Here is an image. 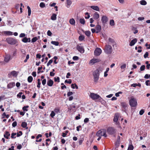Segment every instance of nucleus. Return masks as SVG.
I'll return each mask as SVG.
<instances>
[{"mask_svg":"<svg viewBox=\"0 0 150 150\" xmlns=\"http://www.w3.org/2000/svg\"><path fill=\"white\" fill-rule=\"evenodd\" d=\"M6 40L8 44L11 45H17L18 44V42L17 40L14 38H7L6 39Z\"/></svg>","mask_w":150,"mask_h":150,"instance_id":"f257e3e1","label":"nucleus"},{"mask_svg":"<svg viewBox=\"0 0 150 150\" xmlns=\"http://www.w3.org/2000/svg\"><path fill=\"white\" fill-rule=\"evenodd\" d=\"M98 137L104 136L106 137H107L106 134V131L104 129L100 130L98 131L96 134Z\"/></svg>","mask_w":150,"mask_h":150,"instance_id":"f03ea898","label":"nucleus"},{"mask_svg":"<svg viewBox=\"0 0 150 150\" xmlns=\"http://www.w3.org/2000/svg\"><path fill=\"white\" fill-rule=\"evenodd\" d=\"M93 75L94 77V81H97L99 78V71L97 69L93 73Z\"/></svg>","mask_w":150,"mask_h":150,"instance_id":"7ed1b4c3","label":"nucleus"},{"mask_svg":"<svg viewBox=\"0 0 150 150\" xmlns=\"http://www.w3.org/2000/svg\"><path fill=\"white\" fill-rule=\"evenodd\" d=\"M129 104L131 107H135L137 105L136 100L133 97H132L129 100Z\"/></svg>","mask_w":150,"mask_h":150,"instance_id":"20e7f679","label":"nucleus"},{"mask_svg":"<svg viewBox=\"0 0 150 150\" xmlns=\"http://www.w3.org/2000/svg\"><path fill=\"white\" fill-rule=\"evenodd\" d=\"M105 52L107 54H111L112 52V48L111 46L106 45L105 49Z\"/></svg>","mask_w":150,"mask_h":150,"instance_id":"39448f33","label":"nucleus"},{"mask_svg":"<svg viewBox=\"0 0 150 150\" xmlns=\"http://www.w3.org/2000/svg\"><path fill=\"white\" fill-rule=\"evenodd\" d=\"M120 103L122 110L125 112H126L127 109V103L125 102H122Z\"/></svg>","mask_w":150,"mask_h":150,"instance_id":"423d86ee","label":"nucleus"},{"mask_svg":"<svg viewBox=\"0 0 150 150\" xmlns=\"http://www.w3.org/2000/svg\"><path fill=\"white\" fill-rule=\"evenodd\" d=\"M90 97L94 100L98 99L99 98V95L94 93H91L90 95Z\"/></svg>","mask_w":150,"mask_h":150,"instance_id":"0eeeda50","label":"nucleus"},{"mask_svg":"<svg viewBox=\"0 0 150 150\" xmlns=\"http://www.w3.org/2000/svg\"><path fill=\"white\" fill-rule=\"evenodd\" d=\"M108 18L106 16H103L101 18V21L103 25H105L108 21Z\"/></svg>","mask_w":150,"mask_h":150,"instance_id":"6e6552de","label":"nucleus"},{"mask_svg":"<svg viewBox=\"0 0 150 150\" xmlns=\"http://www.w3.org/2000/svg\"><path fill=\"white\" fill-rule=\"evenodd\" d=\"M100 61V60L99 59L93 58L91 59L89 62V64L91 65H93L96 63L99 62Z\"/></svg>","mask_w":150,"mask_h":150,"instance_id":"1a4fd4ad","label":"nucleus"},{"mask_svg":"<svg viewBox=\"0 0 150 150\" xmlns=\"http://www.w3.org/2000/svg\"><path fill=\"white\" fill-rule=\"evenodd\" d=\"M107 132L109 134H113L115 132V129L112 127H109L107 130Z\"/></svg>","mask_w":150,"mask_h":150,"instance_id":"9d476101","label":"nucleus"},{"mask_svg":"<svg viewBox=\"0 0 150 150\" xmlns=\"http://www.w3.org/2000/svg\"><path fill=\"white\" fill-rule=\"evenodd\" d=\"M102 52V50L100 48L98 47L96 48L94 52L95 56H99Z\"/></svg>","mask_w":150,"mask_h":150,"instance_id":"9b49d317","label":"nucleus"},{"mask_svg":"<svg viewBox=\"0 0 150 150\" xmlns=\"http://www.w3.org/2000/svg\"><path fill=\"white\" fill-rule=\"evenodd\" d=\"M76 49L81 53H83L84 52V49L83 46L78 45L76 46Z\"/></svg>","mask_w":150,"mask_h":150,"instance_id":"f8f14e48","label":"nucleus"},{"mask_svg":"<svg viewBox=\"0 0 150 150\" xmlns=\"http://www.w3.org/2000/svg\"><path fill=\"white\" fill-rule=\"evenodd\" d=\"M120 144V137L118 136L117 137V139L115 143L116 148H118Z\"/></svg>","mask_w":150,"mask_h":150,"instance_id":"ddd939ff","label":"nucleus"},{"mask_svg":"<svg viewBox=\"0 0 150 150\" xmlns=\"http://www.w3.org/2000/svg\"><path fill=\"white\" fill-rule=\"evenodd\" d=\"M11 59V56L9 54H7L6 55L4 59V61L5 62H8Z\"/></svg>","mask_w":150,"mask_h":150,"instance_id":"4468645a","label":"nucleus"},{"mask_svg":"<svg viewBox=\"0 0 150 150\" xmlns=\"http://www.w3.org/2000/svg\"><path fill=\"white\" fill-rule=\"evenodd\" d=\"M137 42V39L136 38L132 40L130 42L129 44L130 46H133L135 43Z\"/></svg>","mask_w":150,"mask_h":150,"instance_id":"2eb2a0df","label":"nucleus"},{"mask_svg":"<svg viewBox=\"0 0 150 150\" xmlns=\"http://www.w3.org/2000/svg\"><path fill=\"white\" fill-rule=\"evenodd\" d=\"M96 33H99L101 30V27L100 25H98L96 26Z\"/></svg>","mask_w":150,"mask_h":150,"instance_id":"dca6fc26","label":"nucleus"},{"mask_svg":"<svg viewBox=\"0 0 150 150\" xmlns=\"http://www.w3.org/2000/svg\"><path fill=\"white\" fill-rule=\"evenodd\" d=\"M15 86V83L14 82H12L8 83L7 86L8 88H11Z\"/></svg>","mask_w":150,"mask_h":150,"instance_id":"f3484780","label":"nucleus"},{"mask_svg":"<svg viewBox=\"0 0 150 150\" xmlns=\"http://www.w3.org/2000/svg\"><path fill=\"white\" fill-rule=\"evenodd\" d=\"M54 82L52 80L50 79L47 81V84L49 86H52L53 85Z\"/></svg>","mask_w":150,"mask_h":150,"instance_id":"a211bd4d","label":"nucleus"},{"mask_svg":"<svg viewBox=\"0 0 150 150\" xmlns=\"http://www.w3.org/2000/svg\"><path fill=\"white\" fill-rule=\"evenodd\" d=\"M10 135V134L9 132L8 131H6L5 132V133L4 134V137L7 139H9V136Z\"/></svg>","mask_w":150,"mask_h":150,"instance_id":"6ab92c4d","label":"nucleus"},{"mask_svg":"<svg viewBox=\"0 0 150 150\" xmlns=\"http://www.w3.org/2000/svg\"><path fill=\"white\" fill-rule=\"evenodd\" d=\"M119 117V115L118 114H115L113 119V121L115 122H117L118 120Z\"/></svg>","mask_w":150,"mask_h":150,"instance_id":"aec40b11","label":"nucleus"},{"mask_svg":"<svg viewBox=\"0 0 150 150\" xmlns=\"http://www.w3.org/2000/svg\"><path fill=\"white\" fill-rule=\"evenodd\" d=\"M93 17L94 19H97L99 18V14L96 12L93 15Z\"/></svg>","mask_w":150,"mask_h":150,"instance_id":"412c9836","label":"nucleus"},{"mask_svg":"<svg viewBox=\"0 0 150 150\" xmlns=\"http://www.w3.org/2000/svg\"><path fill=\"white\" fill-rule=\"evenodd\" d=\"M4 34L8 35H13V33L10 31H4L3 32Z\"/></svg>","mask_w":150,"mask_h":150,"instance_id":"4be33fe9","label":"nucleus"},{"mask_svg":"<svg viewBox=\"0 0 150 150\" xmlns=\"http://www.w3.org/2000/svg\"><path fill=\"white\" fill-rule=\"evenodd\" d=\"M91 8L95 10L99 11V8L97 6H91Z\"/></svg>","mask_w":150,"mask_h":150,"instance_id":"5701e85b","label":"nucleus"},{"mask_svg":"<svg viewBox=\"0 0 150 150\" xmlns=\"http://www.w3.org/2000/svg\"><path fill=\"white\" fill-rule=\"evenodd\" d=\"M21 126L23 128H25L26 129H27L28 128V127H27V123L25 122H23L22 123Z\"/></svg>","mask_w":150,"mask_h":150,"instance_id":"b1692460","label":"nucleus"},{"mask_svg":"<svg viewBox=\"0 0 150 150\" xmlns=\"http://www.w3.org/2000/svg\"><path fill=\"white\" fill-rule=\"evenodd\" d=\"M76 106L74 105H72L70 106L69 109L71 111H74L75 110Z\"/></svg>","mask_w":150,"mask_h":150,"instance_id":"393cba45","label":"nucleus"},{"mask_svg":"<svg viewBox=\"0 0 150 150\" xmlns=\"http://www.w3.org/2000/svg\"><path fill=\"white\" fill-rule=\"evenodd\" d=\"M69 23L71 25H75V21L72 18L70 19L69 21Z\"/></svg>","mask_w":150,"mask_h":150,"instance_id":"a878e982","label":"nucleus"},{"mask_svg":"<svg viewBox=\"0 0 150 150\" xmlns=\"http://www.w3.org/2000/svg\"><path fill=\"white\" fill-rule=\"evenodd\" d=\"M57 19V15L53 13L51 16V19L52 20H55Z\"/></svg>","mask_w":150,"mask_h":150,"instance_id":"bb28decb","label":"nucleus"},{"mask_svg":"<svg viewBox=\"0 0 150 150\" xmlns=\"http://www.w3.org/2000/svg\"><path fill=\"white\" fill-rule=\"evenodd\" d=\"M71 87L73 89H74L75 88L76 89H77L78 88V86L76 83L71 84Z\"/></svg>","mask_w":150,"mask_h":150,"instance_id":"cd10ccee","label":"nucleus"},{"mask_svg":"<svg viewBox=\"0 0 150 150\" xmlns=\"http://www.w3.org/2000/svg\"><path fill=\"white\" fill-rule=\"evenodd\" d=\"M140 4L142 5H145L146 4V2L144 0H142L140 1Z\"/></svg>","mask_w":150,"mask_h":150,"instance_id":"c85d7f7f","label":"nucleus"},{"mask_svg":"<svg viewBox=\"0 0 150 150\" xmlns=\"http://www.w3.org/2000/svg\"><path fill=\"white\" fill-rule=\"evenodd\" d=\"M33 80V78L31 76H30L28 78V81L29 83L31 82Z\"/></svg>","mask_w":150,"mask_h":150,"instance_id":"c756f323","label":"nucleus"},{"mask_svg":"<svg viewBox=\"0 0 150 150\" xmlns=\"http://www.w3.org/2000/svg\"><path fill=\"white\" fill-rule=\"evenodd\" d=\"M85 38L84 36L83 35H80L79 38V40L80 41L84 40Z\"/></svg>","mask_w":150,"mask_h":150,"instance_id":"7c9ffc66","label":"nucleus"},{"mask_svg":"<svg viewBox=\"0 0 150 150\" xmlns=\"http://www.w3.org/2000/svg\"><path fill=\"white\" fill-rule=\"evenodd\" d=\"M67 7L69 8V6L72 3V1L70 0H67Z\"/></svg>","mask_w":150,"mask_h":150,"instance_id":"2f4dec72","label":"nucleus"},{"mask_svg":"<svg viewBox=\"0 0 150 150\" xmlns=\"http://www.w3.org/2000/svg\"><path fill=\"white\" fill-rule=\"evenodd\" d=\"M37 81H38V82H37V87L38 88H39L40 87V85H41L40 80V79H38L37 80Z\"/></svg>","mask_w":150,"mask_h":150,"instance_id":"473e14b6","label":"nucleus"},{"mask_svg":"<svg viewBox=\"0 0 150 150\" xmlns=\"http://www.w3.org/2000/svg\"><path fill=\"white\" fill-rule=\"evenodd\" d=\"M85 35L88 37L90 36L91 33L89 31H85Z\"/></svg>","mask_w":150,"mask_h":150,"instance_id":"72a5a7b5","label":"nucleus"},{"mask_svg":"<svg viewBox=\"0 0 150 150\" xmlns=\"http://www.w3.org/2000/svg\"><path fill=\"white\" fill-rule=\"evenodd\" d=\"M51 43L55 46H58L59 45V42L55 41H52L51 42Z\"/></svg>","mask_w":150,"mask_h":150,"instance_id":"f704fd0d","label":"nucleus"},{"mask_svg":"<svg viewBox=\"0 0 150 150\" xmlns=\"http://www.w3.org/2000/svg\"><path fill=\"white\" fill-rule=\"evenodd\" d=\"M109 68H106V71L104 72V76L106 77L107 76L108 74H107L108 72L109 71Z\"/></svg>","mask_w":150,"mask_h":150,"instance_id":"c9c22d12","label":"nucleus"},{"mask_svg":"<svg viewBox=\"0 0 150 150\" xmlns=\"http://www.w3.org/2000/svg\"><path fill=\"white\" fill-rule=\"evenodd\" d=\"M27 9H28V16H30L31 14V10L29 6H28L27 7Z\"/></svg>","mask_w":150,"mask_h":150,"instance_id":"e433bc0d","label":"nucleus"},{"mask_svg":"<svg viewBox=\"0 0 150 150\" xmlns=\"http://www.w3.org/2000/svg\"><path fill=\"white\" fill-rule=\"evenodd\" d=\"M42 66L41 67H39L38 68V73L39 74L40 73H43L44 71H40L41 70H42Z\"/></svg>","mask_w":150,"mask_h":150,"instance_id":"4c0bfd02","label":"nucleus"},{"mask_svg":"<svg viewBox=\"0 0 150 150\" xmlns=\"http://www.w3.org/2000/svg\"><path fill=\"white\" fill-rule=\"evenodd\" d=\"M79 22L81 24L84 25L85 23V20L84 18H80L79 20Z\"/></svg>","mask_w":150,"mask_h":150,"instance_id":"58836bf2","label":"nucleus"},{"mask_svg":"<svg viewBox=\"0 0 150 150\" xmlns=\"http://www.w3.org/2000/svg\"><path fill=\"white\" fill-rule=\"evenodd\" d=\"M115 22L113 20H111L110 21V25L111 26H114L115 25Z\"/></svg>","mask_w":150,"mask_h":150,"instance_id":"ea45409f","label":"nucleus"},{"mask_svg":"<svg viewBox=\"0 0 150 150\" xmlns=\"http://www.w3.org/2000/svg\"><path fill=\"white\" fill-rule=\"evenodd\" d=\"M28 105L24 106L23 107L22 109L24 111H28L27 108L29 107Z\"/></svg>","mask_w":150,"mask_h":150,"instance_id":"a19ab883","label":"nucleus"},{"mask_svg":"<svg viewBox=\"0 0 150 150\" xmlns=\"http://www.w3.org/2000/svg\"><path fill=\"white\" fill-rule=\"evenodd\" d=\"M38 40V38L37 37L33 38L31 40V41L32 42H35Z\"/></svg>","mask_w":150,"mask_h":150,"instance_id":"79ce46f5","label":"nucleus"},{"mask_svg":"<svg viewBox=\"0 0 150 150\" xmlns=\"http://www.w3.org/2000/svg\"><path fill=\"white\" fill-rule=\"evenodd\" d=\"M27 39H28L27 38L25 37L23 39H22V41L24 43H26L28 42Z\"/></svg>","mask_w":150,"mask_h":150,"instance_id":"37998d69","label":"nucleus"},{"mask_svg":"<svg viewBox=\"0 0 150 150\" xmlns=\"http://www.w3.org/2000/svg\"><path fill=\"white\" fill-rule=\"evenodd\" d=\"M134 147L132 145H129L128 147L127 150H133Z\"/></svg>","mask_w":150,"mask_h":150,"instance_id":"c03bdc74","label":"nucleus"},{"mask_svg":"<svg viewBox=\"0 0 150 150\" xmlns=\"http://www.w3.org/2000/svg\"><path fill=\"white\" fill-rule=\"evenodd\" d=\"M40 6L42 8H44L45 7V4L43 2H41L40 4Z\"/></svg>","mask_w":150,"mask_h":150,"instance_id":"a18cd8bd","label":"nucleus"},{"mask_svg":"<svg viewBox=\"0 0 150 150\" xmlns=\"http://www.w3.org/2000/svg\"><path fill=\"white\" fill-rule=\"evenodd\" d=\"M16 134V133L13 132L11 134V137L12 139H15L16 138V137H14Z\"/></svg>","mask_w":150,"mask_h":150,"instance_id":"49530a36","label":"nucleus"},{"mask_svg":"<svg viewBox=\"0 0 150 150\" xmlns=\"http://www.w3.org/2000/svg\"><path fill=\"white\" fill-rule=\"evenodd\" d=\"M55 115V114L54 112L53 111H52L50 114V116L52 118H53Z\"/></svg>","mask_w":150,"mask_h":150,"instance_id":"de8ad7c7","label":"nucleus"},{"mask_svg":"<svg viewBox=\"0 0 150 150\" xmlns=\"http://www.w3.org/2000/svg\"><path fill=\"white\" fill-rule=\"evenodd\" d=\"M72 82V81L71 79H69L68 80H66L65 81V83H67L69 84H71V83Z\"/></svg>","mask_w":150,"mask_h":150,"instance_id":"09e8293b","label":"nucleus"},{"mask_svg":"<svg viewBox=\"0 0 150 150\" xmlns=\"http://www.w3.org/2000/svg\"><path fill=\"white\" fill-rule=\"evenodd\" d=\"M54 81L55 82H60L59 77H57V78H56V77H54Z\"/></svg>","mask_w":150,"mask_h":150,"instance_id":"8fccbe9b","label":"nucleus"},{"mask_svg":"<svg viewBox=\"0 0 150 150\" xmlns=\"http://www.w3.org/2000/svg\"><path fill=\"white\" fill-rule=\"evenodd\" d=\"M145 66L144 65L142 66L140 68V70L141 71H143L145 69Z\"/></svg>","mask_w":150,"mask_h":150,"instance_id":"3c124183","label":"nucleus"},{"mask_svg":"<svg viewBox=\"0 0 150 150\" xmlns=\"http://www.w3.org/2000/svg\"><path fill=\"white\" fill-rule=\"evenodd\" d=\"M53 58L54 59V63L55 64H57V62L56 61V60L58 59L57 57L55 56Z\"/></svg>","mask_w":150,"mask_h":150,"instance_id":"603ef678","label":"nucleus"},{"mask_svg":"<svg viewBox=\"0 0 150 150\" xmlns=\"http://www.w3.org/2000/svg\"><path fill=\"white\" fill-rule=\"evenodd\" d=\"M22 132L21 131H19L18 133L17 134V137H19L22 135Z\"/></svg>","mask_w":150,"mask_h":150,"instance_id":"864d4df0","label":"nucleus"},{"mask_svg":"<svg viewBox=\"0 0 150 150\" xmlns=\"http://www.w3.org/2000/svg\"><path fill=\"white\" fill-rule=\"evenodd\" d=\"M29 54H28L26 55V58L24 60V62H27L28 60L29 59Z\"/></svg>","mask_w":150,"mask_h":150,"instance_id":"5fc2aeb1","label":"nucleus"},{"mask_svg":"<svg viewBox=\"0 0 150 150\" xmlns=\"http://www.w3.org/2000/svg\"><path fill=\"white\" fill-rule=\"evenodd\" d=\"M59 111L60 109L59 108H56L54 109V112L57 113H58L59 112Z\"/></svg>","mask_w":150,"mask_h":150,"instance_id":"6e6d98bb","label":"nucleus"},{"mask_svg":"<svg viewBox=\"0 0 150 150\" xmlns=\"http://www.w3.org/2000/svg\"><path fill=\"white\" fill-rule=\"evenodd\" d=\"M144 112V110L143 109H141L139 112V114L140 115H142Z\"/></svg>","mask_w":150,"mask_h":150,"instance_id":"4d7b16f0","label":"nucleus"},{"mask_svg":"<svg viewBox=\"0 0 150 150\" xmlns=\"http://www.w3.org/2000/svg\"><path fill=\"white\" fill-rule=\"evenodd\" d=\"M11 74L12 76H14L16 74V72L15 71H12L11 72Z\"/></svg>","mask_w":150,"mask_h":150,"instance_id":"13d9d810","label":"nucleus"},{"mask_svg":"<svg viewBox=\"0 0 150 150\" xmlns=\"http://www.w3.org/2000/svg\"><path fill=\"white\" fill-rule=\"evenodd\" d=\"M53 60L52 59L50 60L47 64V66L48 67L50 64L53 62Z\"/></svg>","mask_w":150,"mask_h":150,"instance_id":"bf43d9fd","label":"nucleus"},{"mask_svg":"<svg viewBox=\"0 0 150 150\" xmlns=\"http://www.w3.org/2000/svg\"><path fill=\"white\" fill-rule=\"evenodd\" d=\"M85 15H86V16L85 17V18L86 19H88L90 17V15L87 12L85 13Z\"/></svg>","mask_w":150,"mask_h":150,"instance_id":"052dcab7","label":"nucleus"},{"mask_svg":"<svg viewBox=\"0 0 150 150\" xmlns=\"http://www.w3.org/2000/svg\"><path fill=\"white\" fill-rule=\"evenodd\" d=\"M46 80L45 79H43L42 81V84L43 86H45L46 83Z\"/></svg>","mask_w":150,"mask_h":150,"instance_id":"680f3d73","label":"nucleus"},{"mask_svg":"<svg viewBox=\"0 0 150 150\" xmlns=\"http://www.w3.org/2000/svg\"><path fill=\"white\" fill-rule=\"evenodd\" d=\"M149 55V53L148 52H146L145 53L144 55V57L145 58H146V57H148Z\"/></svg>","mask_w":150,"mask_h":150,"instance_id":"e2e57ef3","label":"nucleus"},{"mask_svg":"<svg viewBox=\"0 0 150 150\" xmlns=\"http://www.w3.org/2000/svg\"><path fill=\"white\" fill-rule=\"evenodd\" d=\"M79 57L78 56H75L73 57V59L74 60H77L79 59Z\"/></svg>","mask_w":150,"mask_h":150,"instance_id":"0e129e2a","label":"nucleus"},{"mask_svg":"<svg viewBox=\"0 0 150 150\" xmlns=\"http://www.w3.org/2000/svg\"><path fill=\"white\" fill-rule=\"evenodd\" d=\"M17 122L16 121H14V122L12 124V126L13 127H15L17 126Z\"/></svg>","mask_w":150,"mask_h":150,"instance_id":"69168bd1","label":"nucleus"},{"mask_svg":"<svg viewBox=\"0 0 150 150\" xmlns=\"http://www.w3.org/2000/svg\"><path fill=\"white\" fill-rule=\"evenodd\" d=\"M47 35L48 36H51L52 35V33L50 30H48L47 32Z\"/></svg>","mask_w":150,"mask_h":150,"instance_id":"338daca9","label":"nucleus"},{"mask_svg":"<svg viewBox=\"0 0 150 150\" xmlns=\"http://www.w3.org/2000/svg\"><path fill=\"white\" fill-rule=\"evenodd\" d=\"M73 94V93L72 92L69 91L67 94V96H69L71 95H72Z\"/></svg>","mask_w":150,"mask_h":150,"instance_id":"774afa93","label":"nucleus"}]
</instances>
